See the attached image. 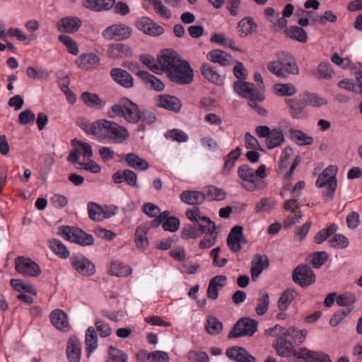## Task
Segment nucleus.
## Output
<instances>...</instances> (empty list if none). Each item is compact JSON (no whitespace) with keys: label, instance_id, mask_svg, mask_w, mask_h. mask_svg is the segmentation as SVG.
I'll list each match as a JSON object with an SVG mask.
<instances>
[{"label":"nucleus","instance_id":"48","mask_svg":"<svg viewBox=\"0 0 362 362\" xmlns=\"http://www.w3.org/2000/svg\"><path fill=\"white\" fill-rule=\"evenodd\" d=\"M128 356L122 350L110 346L107 362H127Z\"/></svg>","mask_w":362,"mask_h":362},{"label":"nucleus","instance_id":"59","mask_svg":"<svg viewBox=\"0 0 362 362\" xmlns=\"http://www.w3.org/2000/svg\"><path fill=\"white\" fill-rule=\"evenodd\" d=\"M179 226L180 220L175 216H168L163 223V228L165 231L175 232Z\"/></svg>","mask_w":362,"mask_h":362},{"label":"nucleus","instance_id":"42","mask_svg":"<svg viewBox=\"0 0 362 362\" xmlns=\"http://www.w3.org/2000/svg\"><path fill=\"white\" fill-rule=\"evenodd\" d=\"M86 345L88 357L98 346V337L93 327L88 328L86 333Z\"/></svg>","mask_w":362,"mask_h":362},{"label":"nucleus","instance_id":"32","mask_svg":"<svg viewBox=\"0 0 362 362\" xmlns=\"http://www.w3.org/2000/svg\"><path fill=\"white\" fill-rule=\"evenodd\" d=\"M285 141V138L281 129H273L269 136L265 140L266 146L269 149L281 146Z\"/></svg>","mask_w":362,"mask_h":362},{"label":"nucleus","instance_id":"15","mask_svg":"<svg viewBox=\"0 0 362 362\" xmlns=\"http://www.w3.org/2000/svg\"><path fill=\"white\" fill-rule=\"evenodd\" d=\"M52 325L59 330L66 332L71 326L67 320V315L62 310L57 309L52 311L49 315Z\"/></svg>","mask_w":362,"mask_h":362},{"label":"nucleus","instance_id":"62","mask_svg":"<svg viewBox=\"0 0 362 362\" xmlns=\"http://www.w3.org/2000/svg\"><path fill=\"white\" fill-rule=\"evenodd\" d=\"M329 242L332 247L338 248H346L349 243L348 238L341 234H336Z\"/></svg>","mask_w":362,"mask_h":362},{"label":"nucleus","instance_id":"4","mask_svg":"<svg viewBox=\"0 0 362 362\" xmlns=\"http://www.w3.org/2000/svg\"><path fill=\"white\" fill-rule=\"evenodd\" d=\"M105 125L103 127L105 128L104 136L114 143H122L129 136V132L125 127L114 122L106 120Z\"/></svg>","mask_w":362,"mask_h":362},{"label":"nucleus","instance_id":"43","mask_svg":"<svg viewBox=\"0 0 362 362\" xmlns=\"http://www.w3.org/2000/svg\"><path fill=\"white\" fill-rule=\"evenodd\" d=\"M303 100L305 105L315 107H320L327 103V101L325 98L320 97L316 93H305L303 95Z\"/></svg>","mask_w":362,"mask_h":362},{"label":"nucleus","instance_id":"2","mask_svg":"<svg viewBox=\"0 0 362 362\" xmlns=\"http://www.w3.org/2000/svg\"><path fill=\"white\" fill-rule=\"evenodd\" d=\"M59 230L66 240L78 243L80 245H92L94 243L93 235L86 233L79 228L64 226L59 228Z\"/></svg>","mask_w":362,"mask_h":362},{"label":"nucleus","instance_id":"22","mask_svg":"<svg viewBox=\"0 0 362 362\" xmlns=\"http://www.w3.org/2000/svg\"><path fill=\"white\" fill-rule=\"evenodd\" d=\"M182 62V61L173 53L164 54L158 58V62L162 66L163 71H166L168 76L178 64L181 65Z\"/></svg>","mask_w":362,"mask_h":362},{"label":"nucleus","instance_id":"44","mask_svg":"<svg viewBox=\"0 0 362 362\" xmlns=\"http://www.w3.org/2000/svg\"><path fill=\"white\" fill-rule=\"evenodd\" d=\"M132 273V269L129 267L123 264L121 262H112L109 269L110 275L117 276H127Z\"/></svg>","mask_w":362,"mask_h":362},{"label":"nucleus","instance_id":"34","mask_svg":"<svg viewBox=\"0 0 362 362\" xmlns=\"http://www.w3.org/2000/svg\"><path fill=\"white\" fill-rule=\"evenodd\" d=\"M286 104L289 107V113L292 117L296 119H300L302 117V115L305 106L304 101H301L297 99H286Z\"/></svg>","mask_w":362,"mask_h":362},{"label":"nucleus","instance_id":"33","mask_svg":"<svg viewBox=\"0 0 362 362\" xmlns=\"http://www.w3.org/2000/svg\"><path fill=\"white\" fill-rule=\"evenodd\" d=\"M284 33L289 38L296 40L301 43H305L308 41V35L305 30L298 26H291L284 30Z\"/></svg>","mask_w":362,"mask_h":362},{"label":"nucleus","instance_id":"9","mask_svg":"<svg viewBox=\"0 0 362 362\" xmlns=\"http://www.w3.org/2000/svg\"><path fill=\"white\" fill-rule=\"evenodd\" d=\"M112 79L124 88H132L134 85V79L131 74L121 68H112L110 71Z\"/></svg>","mask_w":362,"mask_h":362},{"label":"nucleus","instance_id":"57","mask_svg":"<svg viewBox=\"0 0 362 362\" xmlns=\"http://www.w3.org/2000/svg\"><path fill=\"white\" fill-rule=\"evenodd\" d=\"M202 235V230H199L196 226H192L191 225L185 226L182 230V238L187 240L189 238H197Z\"/></svg>","mask_w":362,"mask_h":362},{"label":"nucleus","instance_id":"3","mask_svg":"<svg viewBox=\"0 0 362 362\" xmlns=\"http://www.w3.org/2000/svg\"><path fill=\"white\" fill-rule=\"evenodd\" d=\"M168 76L173 83L185 85L193 81L194 73L188 62L182 61L181 65L178 64Z\"/></svg>","mask_w":362,"mask_h":362},{"label":"nucleus","instance_id":"35","mask_svg":"<svg viewBox=\"0 0 362 362\" xmlns=\"http://www.w3.org/2000/svg\"><path fill=\"white\" fill-rule=\"evenodd\" d=\"M125 160L129 167L134 169L145 170L149 168V165L146 160L141 158L134 153L127 154Z\"/></svg>","mask_w":362,"mask_h":362},{"label":"nucleus","instance_id":"16","mask_svg":"<svg viewBox=\"0 0 362 362\" xmlns=\"http://www.w3.org/2000/svg\"><path fill=\"white\" fill-rule=\"evenodd\" d=\"M82 25L78 17H64L57 23V28L62 33H72L76 32Z\"/></svg>","mask_w":362,"mask_h":362},{"label":"nucleus","instance_id":"19","mask_svg":"<svg viewBox=\"0 0 362 362\" xmlns=\"http://www.w3.org/2000/svg\"><path fill=\"white\" fill-rule=\"evenodd\" d=\"M338 168L336 165H329L321 173L316 181V186L318 188L325 187L332 182L337 181V173Z\"/></svg>","mask_w":362,"mask_h":362},{"label":"nucleus","instance_id":"38","mask_svg":"<svg viewBox=\"0 0 362 362\" xmlns=\"http://www.w3.org/2000/svg\"><path fill=\"white\" fill-rule=\"evenodd\" d=\"M115 1H83V6L94 12L107 11L112 8Z\"/></svg>","mask_w":362,"mask_h":362},{"label":"nucleus","instance_id":"53","mask_svg":"<svg viewBox=\"0 0 362 362\" xmlns=\"http://www.w3.org/2000/svg\"><path fill=\"white\" fill-rule=\"evenodd\" d=\"M233 89L240 96L249 99V83L238 80L233 83Z\"/></svg>","mask_w":362,"mask_h":362},{"label":"nucleus","instance_id":"7","mask_svg":"<svg viewBox=\"0 0 362 362\" xmlns=\"http://www.w3.org/2000/svg\"><path fill=\"white\" fill-rule=\"evenodd\" d=\"M293 356L298 359L305 361V362H332L327 354L311 351L307 348H300L294 351Z\"/></svg>","mask_w":362,"mask_h":362},{"label":"nucleus","instance_id":"56","mask_svg":"<svg viewBox=\"0 0 362 362\" xmlns=\"http://www.w3.org/2000/svg\"><path fill=\"white\" fill-rule=\"evenodd\" d=\"M105 122H106V119H99L96 122L90 124L88 134H92L96 136H104L105 132Z\"/></svg>","mask_w":362,"mask_h":362},{"label":"nucleus","instance_id":"5","mask_svg":"<svg viewBox=\"0 0 362 362\" xmlns=\"http://www.w3.org/2000/svg\"><path fill=\"white\" fill-rule=\"evenodd\" d=\"M16 270L23 275L38 276L41 274L40 266L30 258L18 256L15 259Z\"/></svg>","mask_w":362,"mask_h":362},{"label":"nucleus","instance_id":"49","mask_svg":"<svg viewBox=\"0 0 362 362\" xmlns=\"http://www.w3.org/2000/svg\"><path fill=\"white\" fill-rule=\"evenodd\" d=\"M274 90L280 96H291L296 93V87L291 83L276 84L274 86Z\"/></svg>","mask_w":362,"mask_h":362},{"label":"nucleus","instance_id":"10","mask_svg":"<svg viewBox=\"0 0 362 362\" xmlns=\"http://www.w3.org/2000/svg\"><path fill=\"white\" fill-rule=\"evenodd\" d=\"M135 25L139 30L152 36L160 35L164 33V29L162 26L158 25L147 17H142L138 19L135 23Z\"/></svg>","mask_w":362,"mask_h":362},{"label":"nucleus","instance_id":"46","mask_svg":"<svg viewBox=\"0 0 362 362\" xmlns=\"http://www.w3.org/2000/svg\"><path fill=\"white\" fill-rule=\"evenodd\" d=\"M206 191V199L210 201H223L227 197V193L223 189L215 186H209Z\"/></svg>","mask_w":362,"mask_h":362},{"label":"nucleus","instance_id":"63","mask_svg":"<svg viewBox=\"0 0 362 362\" xmlns=\"http://www.w3.org/2000/svg\"><path fill=\"white\" fill-rule=\"evenodd\" d=\"M165 136L177 142H186L188 140V136L184 132L177 129L168 131Z\"/></svg>","mask_w":362,"mask_h":362},{"label":"nucleus","instance_id":"21","mask_svg":"<svg viewBox=\"0 0 362 362\" xmlns=\"http://www.w3.org/2000/svg\"><path fill=\"white\" fill-rule=\"evenodd\" d=\"M249 334V317H244L239 319L233 325L227 338L229 339L239 338Z\"/></svg>","mask_w":362,"mask_h":362},{"label":"nucleus","instance_id":"37","mask_svg":"<svg viewBox=\"0 0 362 362\" xmlns=\"http://www.w3.org/2000/svg\"><path fill=\"white\" fill-rule=\"evenodd\" d=\"M266 176V166L264 165H259L255 173H250V190L256 188H263L265 186L264 182L260 180L256 182L255 179L257 177L263 179Z\"/></svg>","mask_w":362,"mask_h":362},{"label":"nucleus","instance_id":"6","mask_svg":"<svg viewBox=\"0 0 362 362\" xmlns=\"http://www.w3.org/2000/svg\"><path fill=\"white\" fill-rule=\"evenodd\" d=\"M293 280L301 287L313 284L315 281V274L308 264H300L293 271Z\"/></svg>","mask_w":362,"mask_h":362},{"label":"nucleus","instance_id":"41","mask_svg":"<svg viewBox=\"0 0 362 362\" xmlns=\"http://www.w3.org/2000/svg\"><path fill=\"white\" fill-rule=\"evenodd\" d=\"M296 296V293L293 289L288 288L284 291L277 303L279 309L281 311L286 310Z\"/></svg>","mask_w":362,"mask_h":362},{"label":"nucleus","instance_id":"61","mask_svg":"<svg viewBox=\"0 0 362 362\" xmlns=\"http://www.w3.org/2000/svg\"><path fill=\"white\" fill-rule=\"evenodd\" d=\"M240 151L241 149L238 147L228 155V158L224 164V170L230 171L233 168L235 161L240 155Z\"/></svg>","mask_w":362,"mask_h":362},{"label":"nucleus","instance_id":"12","mask_svg":"<svg viewBox=\"0 0 362 362\" xmlns=\"http://www.w3.org/2000/svg\"><path fill=\"white\" fill-rule=\"evenodd\" d=\"M157 106L175 112H179L182 107L180 100L168 94L160 95L157 99Z\"/></svg>","mask_w":362,"mask_h":362},{"label":"nucleus","instance_id":"58","mask_svg":"<svg viewBox=\"0 0 362 362\" xmlns=\"http://www.w3.org/2000/svg\"><path fill=\"white\" fill-rule=\"evenodd\" d=\"M59 40L63 42L67 48V50L69 53L77 55L78 53V49L77 45L74 42V40L68 35H61L59 37Z\"/></svg>","mask_w":362,"mask_h":362},{"label":"nucleus","instance_id":"27","mask_svg":"<svg viewBox=\"0 0 362 362\" xmlns=\"http://www.w3.org/2000/svg\"><path fill=\"white\" fill-rule=\"evenodd\" d=\"M66 355L70 362H79L81 358V348L77 338L71 337L67 342Z\"/></svg>","mask_w":362,"mask_h":362},{"label":"nucleus","instance_id":"50","mask_svg":"<svg viewBox=\"0 0 362 362\" xmlns=\"http://www.w3.org/2000/svg\"><path fill=\"white\" fill-rule=\"evenodd\" d=\"M356 301L355 295L351 293H345L337 296V304L339 306L353 309V305Z\"/></svg>","mask_w":362,"mask_h":362},{"label":"nucleus","instance_id":"52","mask_svg":"<svg viewBox=\"0 0 362 362\" xmlns=\"http://www.w3.org/2000/svg\"><path fill=\"white\" fill-rule=\"evenodd\" d=\"M11 286L16 291H25L27 293H31L34 296L37 294L36 290L30 284H24L21 279H11Z\"/></svg>","mask_w":362,"mask_h":362},{"label":"nucleus","instance_id":"26","mask_svg":"<svg viewBox=\"0 0 362 362\" xmlns=\"http://www.w3.org/2000/svg\"><path fill=\"white\" fill-rule=\"evenodd\" d=\"M202 75L209 82L220 85L223 83V77L210 64L203 63L200 66Z\"/></svg>","mask_w":362,"mask_h":362},{"label":"nucleus","instance_id":"55","mask_svg":"<svg viewBox=\"0 0 362 362\" xmlns=\"http://www.w3.org/2000/svg\"><path fill=\"white\" fill-rule=\"evenodd\" d=\"M198 228L202 230V235L204 233L212 234L215 232L216 224L209 217L203 216Z\"/></svg>","mask_w":362,"mask_h":362},{"label":"nucleus","instance_id":"24","mask_svg":"<svg viewBox=\"0 0 362 362\" xmlns=\"http://www.w3.org/2000/svg\"><path fill=\"white\" fill-rule=\"evenodd\" d=\"M274 346L278 354L282 356H288L291 354L293 355V351L298 350L293 349V342L286 336L285 333L284 336L276 339Z\"/></svg>","mask_w":362,"mask_h":362},{"label":"nucleus","instance_id":"31","mask_svg":"<svg viewBox=\"0 0 362 362\" xmlns=\"http://www.w3.org/2000/svg\"><path fill=\"white\" fill-rule=\"evenodd\" d=\"M226 355L230 360L236 362H249V353L244 348L235 346L228 348Z\"/></svg>","mask_w":362,"mask_h":362},{"label":"nucleus","instance_id":"14","mask_svg":"<svg viewBox=\"0 0 362 362\" xmlns=\"http://www.w3.org/2000/svg\"><path fill=\"white\" fill-rule=\"evenodd\" d=\"M206 58L214 63H217L222 66L232 65L234 62L233 57L223 50L215 49H212L206 54Z\"/></svg>","mask_w":362,"mask_h":362},{"label":"nucleus","instance_id":"13","mask_svg":"<svg viewBox=\"0 0 362 362\" xmlns=\"http://www.w3.org/2000/svg\"><path fill=\"white\" fill-rule=\"evenodd\" d=\"M269 265V260L267 255L257 254L252 257L250 273L254 281L259 274Z\"/></svg>","mask_w":362,"mask_h":362},{"label":"nucleus","instance_id":"20","mask_svg":"<svg viewBox=\"0 0 362 362\" xmlns=\"http://www.w3.org/2000/svg\"><path fill=\"white\" fill-rule=\"evenodd\" d=\"M180 199L189 205H199L206 200V194L198 190H185L180 194Z\"/></svg>","mask_w":362,"mask_h":362},{"label":"nucleus","instance_id":"45","mask_svg":"<svg viewBox=\"0 0 362 362\" xmlns=\"http://www.w3.org/2000/svg\"><path fill=\"white\" fill-rule=\"evenodd\" d=\"M49 247L53 252L63 259H66L69 256V251L67 247L59 240L53 239L49 240Z\"/></svg>","mask_w":362,"mask_h":362},{"label":"nucleus","instance_id":"8","mask_svg":"<svg viewBox=\"0 0 362 362\" xmlns=\"http://www.w3.org/2000/svg\"><path fill=\"white\" fill-rule=\"evenodd\" d=\"M132 28L123 25H112L107 27L103 33L105 38L108 40H124L132 35Z\"/></svg>","mask_w":362,"mask_h":362},{"label":"nucleus","instance_id":"28","mask_svg":"<svg viewBox=\"0 0 362 362\" xmlns=\"http://www.w3.org/2000/svg\"><path fill=\"white\" fill-rule=\"evenodd\" d=\"M78 65L80 68L89 70L96 68L100 63V58L94 53L90 52L81 54L78 60Z\"/></svg>","mask_w":362,"mask_h":362},{"label":"nucleus","instance_id":"40","mask_svg":"<svg viewBox=\"0 0 362 362\" xmlns=\"http://www.w3.org/2000/svg\"><path fill=\"white\" fill-rule=\"evenodd\" d=\"M148 228L146 226H139L136 228L134 234V242L139 249H145L148 245L147 238Z\"/></svg>","mask_w":362,"mask_h":362},{"label":"nucleus","instance_id":"29","mask_svg":"<svg viewBox=\"0 0 362 362\" xmlns=\"http://www.w3.org/2000/svg\"><path fill=\"white\" fill-rule=\"evenodd\" d=\"M81 99L87 107L96 110L101 109L105 105V101L103 100L96 93L88 91L81 94Z\"/></svg>","mask_w":362,"mask_h":362},{"label":"nucleus","instance_id":"17","mask_svg":"<svg viewBox=\"0 0 362 362\" xmlns=\"http://www.w3.org/2000/svg\"><path fill=\"white\" fill-rule=\"evenodd\" d=\"M136 75L148 88L156 91H161L165 88V84L160 79L147 71H139Z\"/></svg>","mask_w":362,"mask_h":362},{"label":"nucleus","instance_id":"39","mask_svg":"<svg viewBox=\"0 0 362 362\" xmlns=\"http://www.w3.org/2000/svg\"><path fill=\"white\" fill-rule=\"evenodd\" d=\"M290 137L296 144L299 146L311 145L313 143V138L308 136L300 130H291Z\"/></svg>","mask_w":362,"mask_h":362},{"label":"nucleus","instance_id":"1","mask_svg":"<svg viewBox=\"0 0 362 362\" xmlns=\"http://www.w3.org/2000/svg\"><path fill=\"white\" fill-rule=\"evenodd\" d=\"M278 59L268 63V70L279 78H286L290 75H297L299 69L295 58L289 53L281 52Z\"/></svg>","mask_w":362,"mask_h":362},{"label":"nucleus","instance_id":"60","mask_svg":"<svg viewBox=\"0 0 362 362\" xmlns=\"http://www.w3.org/2000/svg\"><path fill=\"white\" fill-rule=\"evenodd\" d=\"M233 64H234L233 69V73L234 76L238 80L245 81L247 78V70L244 66L243 64L239 61L234 59Z\"/></svg>","mask_w":362,"mask_h":362},{"label":"nucleus","instance_id":"25","mask_svg":"<svg viewBox=\"0 0 362 362\" xmlns=\"http://www.w3.org/2000/svg\"><path fill=\"white\" fill-rule=\"evenodd\" d=\"M107 54L112 59H122L131 55L130 47L125 44L115 43L110 45Z\"/></svg>","mask_w":362,"mask_h":362},{"label":"nucleus","instance_id":"23","mask_svg":"<svg viewBox=\"0 0 362 362\" xmlns=\"http://www.w3.org/2000/svg\"><path fill=\"white\" fill-rule=\"evenodd\" d=\"M243 227L240 226H234L227 238V244L229 248L234 252L241 249L240 241L243 238Z\"/></svg>","mask_w":362,"mask_h":362},{"label":"nucleus","instance_id":"64","mask_svg":"<svg viewBox=\"0 0 362 362\" xmlns=\"http://www.w3.org/2000/svg\"><path fill=\"white\" fill-rule=\"evenodd\" d=\"M153 7L154 11L161 17L170 18L171 17L170 11L164 6L162 1H150Z\"/></svg>","mask_w":362,"mask_h":362},{"label":"nucleus","instance_id":"30","mask_svg":"<svg viewBox=\"0 0 362 362\" xmlns=\"http://www.w3.org/2000/svg\"><path fill=\"white\" fill-rule=\"evenodd\" d=\"M88 211L90 218L95 221H103L114 214L113 212L107 214L100 205L95 202L88 204Z\"/></svg>","mask_w":362,"mask_h":362},{"label":"nucleus","instance_id":"11","mask_svg":"<svg viewBox=\"0 0 362 362\" xmlns=\"http://www.w3.org/2000/svg\"><path fill=\"white\" fill-rule=\"evenodd\" d=\"M71 262L73 267L82 275L90 276L95 272V265L84 257L74 255Z\"/></svg>","mask_w":362,"mask_h":362},{"label":"nucleus","instance_id":"47","mask_svg":"<svg viewBox=\"0 0 362 362\" xmlns=\"http://www.w3.org/2000/svg\"><path fill=\"white\" fill-rule=\"evenodd\" d=\"M337 230V226L335 223L329 225L327 228H323L316 233L315 235V243L321 244L326 240L329 236Z\"/></svg>","mask_w":362,"mask_h":362},{"label":"nucleus","instance_id":"36","mask_svg":"<svg viewBox=\"0 0 362 362\" xmlns=\"http://www.w3.org/2000/svg\"><path fill=\"white\" fill-rule=\"evenodd\" d=\"M286 336L293 342V346H297L303 344L307 335L305 329L299 330L294 327L288 328L286 332Z\"/></svg>","mask_w":362,"mask_h":362},{"label":"nucleus","instance_id":"51","mask_svg":"<svg viewBox=\"0 0 362 362\" xmlns=\"http://www.w3.org/2000/svg\"><path fill=\"white\" fill-rule=\"evenodd\" d=\"M206 330L210 334H218L223 330V324L216 317H209L206 325Z\"/></svg>","mask_w":362,"mask_h":362},{"label":"nucleus","instance_id":"18","mask_svg":"<svg viewBox=\"0 0 362 362\" xmlns=\"http://www.w3.org/2000/svg\"><path fill=\"white\" fill-rule=\"evenodd\" d=\"M124 107L123 117L127 122L135 124L139 121L141 119V112L136 104L124 98Z\"/></svg>","mask_w":362,"mask_h":362},{"label":"nucleus","instance_id":"54","mask_svg":"<svg viewBox=\"0 0 362 362\" xmlns=\"http://www.w3.org/2000/svg\"><path fill=\"white\" fill-rule=\"evenodd\" d=\"M259 295L260 302L256 307V311L258 315H264L268 309L269 298L268 293L264 291H260Z\"/></svg>","mask_w":362,"mask_h":362}]
</instances>
